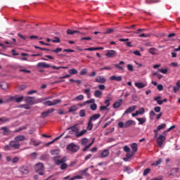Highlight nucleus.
<instances>
[{
	"label": "nucleus",
	"mask_w": 180,
	"mask_h": 180,
	"mask_svg": "<svg viewBox=\"0 0 180 180\" xmlns=\"http://www.w3.org/2000/svg\"><path fill=\"white\" fill-rule=\"evenodd\" d=\"M11 148L13 150H19L20 148V143L15 140L11 141L8 145L4 146L5 151H10Z\"/></svg>",
	"instance_id": "nucleus-1"
},
{
	"label": "nucleus",
	"mask_w": 180,
	"mask_h": 180,
	"mask_svg": "<svg viewBox=\"0 0 180 180\" xmlns=\"http://www.w3.org/2000/svg\"><path fill=\"white\" fill-rule=\"evenodd\" d=\"M44 101V98H39L35 100L34 97L28 96L25 98V102L28 105H36V103H41Z\"/></svg>",
	"instance_id": "nucleus-2"
},
{
	"label": "nucleus",
	"mask_w": 180,
	"mask_h": 180,
	"mask_svg": "<svg viewBox=\"0 0 180 180\" xmlns=\"http://www.w3.org/2000/svg\"><path fill=\"white\" fill-rule=\"evenodd\" d=\"M67 161V159L65 158H63L61 160H56L55 163L56 165H60V169L64 170L67 169V167H68V165L67 163H65Z\"/></svg>",
	"instance_id": "nucleus-3"
},
{
	"label": "nucleus",
	"mask_w": 180,
	"mask_h": 180,
	"mask_svg": "<svg viewBox=\"0 0 180 180\" xmlns=\"http://www.w3.org/2000/svg\"><path fill=\"white\" fill-rule=\"evenodd\" d=\"M66 149L71 153H77L79 150V146L75 145L74 143H71L67 146Z\"/></svg>",
	"instance_id": "nucleus-4"
},
{
	"label": "nucleus",
	"mask_w": 180,
	"mask_h": 180,
	"mask_svg": "<svg viewBox=\"0 0 180 180\" xmlns=\"http://www.w3.org/2000/svg\"><path fill=\"white\" fill-rule=\"evenodd\" d=\"M34 169L39 175H44V172H43V171H44V165H43V163H37L35 165Z\"/></svg>",
	"instance_id": "nucleus-5"
},
{
	"label": "nucleus",
	"mask_w": 180,
	"mask_h": 180,
	"mask_svg": "<svg viewBox=\"0 0 180 180\" xmlns=\"http://www.w3.org/2000/svg\"><path fill=\"white\" fill-rule=\"evenodd\" d=\"M66 130H69V134H75L77 136L78 131H79V129H78V124L68 127Z\"/></svg>",
	"instance_id": "nucleus-6"
},
{
	"label": "nucleus",
	"mask_w": 180,
	"mask_h": 180,
	"mask_svg": "<svg viewBox=\"0 0 180 180\" xmlns=\"http://www.w3.org/2000/svg\"><path fill=\"white\" fill-rule=\"evenodd\" d=\"M165 140H167V138L164 135H160L159 137H158L156 140V143L158 146V147L161 148L164 145V143H165Z\"/></svg>",
	"instance_id": "nucleus-7"
},
{
	"label": "nucleus",
	"mask_w": 180,
	"mask_h": 180,
	"mask_svg": "<svg viewBox=\"0 0 180 180\" xmlns=\"http://www.w3.org/2000/svg\"><path fill=\"white\" fill-rule=\"evenodd\" d=\"M58 103H61V99L53 100V101H47L44 102V105H46V106H54L55 105H57Z\"/></svg>",
	"instance_id": "nucleus-8"
},
{
	"label": "nucleus",
	"mask_w": 180,
	"mask_h": 180,
	"mask_svg": "<svg viewBox=\"0 0 180 180\" xmlns=\"http://www.w3.org/2000/svg\"><path fill=\"white\" fill-rule=\"evenodd\" d=\"M105 56L108 58H113L116 57V56H117V52H116V51H115V50H109L105 53Z\"/></svg>",
	"instance_id": "nucleus-9"
},
{
	"label": "nucleus",
	"mask_w": 180,
	"mask_h": 180,
	"mask_svg": "<svg viewBox=\"0 0 180 180\" xmlns=\"http://www.w3.org/2000/svg\"><path fill=\"white\" fill-rule=\"evenodd\" d=\"M19 172L22 175H27L29 174V168L27 166H22L19 168Z\"/></svg>",
	"instance_id": "nucleus-10"
},
{
	"label": "nucleus",
	"mask_w": 180,
	"mask_h": 180,
	"mask_svg": "<svg viewBox=\"0 0 180 180\" xmlns=\"http://www.w3.org/2000/svg\"><path fill=\"white\" fill-rule=\"evenodd\" d=\"M160 99H162V97L157 96V97H155L153 100L155 102H157L158 105H162L163 102H168V99H167V98H165L163 100H160Z\"/></svg>",
	"instance_id": "nucleus-11"
},
{
	"label": "nucleus",
	"mask_w": 180,
	"mask_h": 180,
	"mask_svg": "<svg viewBox=\"0 0 180 180\" xmlns=\"http://www.w3.org/2000/svg\"><path fill=\"white\" fill-rule=\"evenodd\" d=\"M95 82L98 84H105V82H106V78L103 76H98L95 79Z\"/></svg>",
	"instance_id": "nucleus-12"
},
{
	"label": "nucleus",
	"mask_w": 180,
	"mask_h": 180,
	"mask_svg": "<svg viewBox=\"0 0 180 180\" xmlns=\"http://www.w3.org/2000/svg\"><path fill=\"white\" fill-rule=\"evenodd\" d=\"M136 109H137V106L136 105H133V106H131L129 108H128L124 112V115H127L129 113H131L132 112H134V110H136Z\"/></svg>",
	"instance_id": "nucleus-13"
},
{
	"label": "nucleus",
	"mask_w": 180,
	"mask_h": 180,
	"mask_svg": "<svg viewBox=\"0 0 180 180\" xmlns=\"http://www.w3.org/2000/svg\"><path fill=\"white\" fill-rule=\"evenodd\" d=\"M122 103H123V100L120 99L113 103L112 108H114V109H117L118 108H120V106H122Z\"/></svg>",
	"instance_id": "nucleus-14"
},
{
	"label": "nucleus",
	"mask_w": 180,
	"mask_h": 180,
	"mask_svg": "<svg viewBox=\"0 0 180 180\" xmlns=\"http://www.w3.org/2000/svg\"><path fill=\"white\" fill-rule=\"evenodd\" d=\"M37 67L42 68H50V67H51V65H50L44 62H41V63H37Z\"/></svg>",
	"instance_id": "nucleus-15"
},
{
	"label": "nucleus",
	"mask_w": 180,
	"mask_h": 180,
	"mask_svg": "<svg viewBox=\"0 0 180 180\" xmlns=\"http://www.w3.org/2000/svg\"><path fill=\"white\" fill-rule=\"evenodd\" d=\"M110 81H117V82H120V81H122V79H123V77H122V76H111L110 77Z\"/></svg>",
	"instance_id": "nucleus-16"
},
{
	"label": "nucleus",
	"mask_w": 180,
	"mask_h": 180,
	"mask_svg": "<svg viewBox=\"0 0 180 180\" xmlns=\"http://www.w3.org/2000/svg\"><path fill=\"white\" fill-rule=\"evenodd\" d=\"M135 86H136V88H139V89H141L143 88H146V86H147V84L143 82H136Z\"/></svg>",
	"instance_id": "nucleus-17"
},
{
	"label": "nucleus",
	"mask_w": 180,
	"mask_h": 180,
	"mask_svg": "<svg viewBox=\"0 0 180 180\" xmlns=\"http://www.w3.org/2000/svg\"><path fill=\"white\" fill-rule=\"evenodd\" d=\"M106 157H109V150L108 149L104 150L100 155L101 158H106Z\"/></svg>",
	"instance_id": "nucleus-18"
},
{
	"label": "nucleus",
	"mask_w": 180,
	"mask_h": 180,
	"mask_svg": "<svg viewBox=\"0 0 180 180\" xmlns=\"http://www.w3.org/2000/svg\"><path fill=\"white\" fill-rule=\"evenodd\" d=\"M99 117H101V114H94L91 117H90L89 120L91 122H95V120H97V119H99Z\"/></svg>",
	"instance_id": "nucleus-19"
},
{
	"label": "nucleus",
	"mask_w": 180,
	"mask_h": 180,
	"mask_svg": "<svg viewBox=\"0 0 180 180\" xmlns=\"http://www.w3.org/2000/svg\"><path fill=\"white\" fill-rule=\"evenodd\" d=\"M131 148L132 150V153L136 154V153H137V150L139 149V146L137 143H134L131 145Z\"/></svg>",
	"instance_id": "nucleus-20"
},
{
	"label": "nucleus",
	"mask_w": 180,
	"mask_h": 180,
	"mask_svg": "<svg viewBox=\"0 0 180 180\" xmlns=\"http://www.w3.org/2000/svg\"><path fill=\"white\" fill-rule=\"evenodd\" d=\"M25 137L23 135L17 136L14 138V140L19 143V141H24Z\"/></svg>",
	"instance_id": "nucleus-21"
},
{
	"label": "nucleus",
	"mask_w": 180,
	"mask_h": 180,
	"mask_svg": "<svg viewBox=\"0 0 180 180\" xmlns=\"http://www.w3.org/2000/svg\"><path fill=\"white\" fill-rule=\"evenodd\" d=\"M134 123V121L131 120H129L128 121H127L124 124H125V129H127L129 127H130V126H133Z\"/></svg>",
	"instance_id": "nucleus-22"
},
{
	"label": "nucleus",
	"mask_w": 180,
	"mask_h": 180,
	"mask_svg": "<svg viewBox=\"0 0 180 180\" xmlns=\"http://www.w3.org/2000/svg\"><path fill=\"white\" fill-rule=\"evenodd\" d=\"M78 110V105H72L70 108L69 110L68 111V113H72V112H77Z\"/></svg>",
	"instance_id": "nucleus-23"
},
{
	"label": "nucleus",
	"mask_w": 180,
	"mask_h": 180,
	"mask_svg": "<svg viewBox=\"0 0 180 180\" xmlns=\"http://www.w3.org/2000/svg\"><path fill=\"white\" fill-rule=\"evenodd\" d=\"M0 87L1 88V89H8V83L5 82H0Z\"/></svg>",
	"instance_id": "nucleus-24"
},
{
	"label": "nucleus",
	"mask_w": 180,
	"mask_h": 180,
	"mask_svg": "<svg viewBox=\"0 0 180 180\" xmlns=\"http://www.w3.org/2000/svg\"><path fill=\"white\" fill-rule=\"evenodd\" d=\"M1 130H3V134L4 136H8V134H9V129H8V127H3L1 128Z\"/></svg>",
	"instance_id": "nucleus-25"
},
{
	"label": "nucleus",
	"mask_w": 180,
	"mask_h": 180,
	"mask_svg": "<svg viewBox=\"0 0 180 180\" xmlns=\"http://www.w3.org/2000/svg\"><path fill=\"white\" fill-rule=\"evenodd\" d=\"M75 33L81 34V32L77 31V30H70V29H68L67 30V34H68L72 35V34H75Z\"/></svg>",
	"instance_id": "nucleus-26"
},
{
	"label": "nucleus",
	"mask_w": 180,
	"mask_h": 180,
	"mask_svg": "<svg viewBox=\"0 0 180 180\" xmlns=\"http://www.w3.org/2000/svg\"><path fill=\"white\" fill-rule=\"evenodd\" d=\"M157 51H158L157 49H155V48H150L148 49V53H150L153 56H156Z\"/></svg>",
	"instance_id": "nucleus-27"
},
{
	"label": "nucleus",
	"mask_w": 180,
	"mask_h": 180,
	"mask_svg": "<svg viewBox=\"0 0 180 180\" xmlns=\"http://www.w3.org/2000/svg\"><path fill=\"white\" fill-rule=\"evenodd\" d=\"M30 141H31V144H33V146H35V147L37 146H40V141H37L34 140V138H32Z\"/></svg>",
	"instance_id": "nucleus-28"
},
{
	"label": "nucleus",
	"mask_w": 180,
	"mask_h": 180,
	"mask_svg": "<svg viewBox=\"0 0 180 180\" xmlns=\"http://www.w3.org/2000/svg\"><path fill=\"white\" fill-rule=\"evenodd\" d=\"M85 134H86V129H84L80 132L78 131L76 137H82V136H84Z\"/></svg>",
	"instance_id": "nucleus-29"
},
{
	"label": "nucleus",
	"mask_w": 180,
	"mask_h": 180,
	"mask_svg": "<svg viewBox=\"0 0 180 180\" xmlns=\"http://www.w3.org/2000/svg\"><path fill=\"white\" fill-rule=\"evenodd\" d=\"M93 128H94V124H92V122L89 120L86 129L87 130L91 131L92 130Z\"/></svg>",
	"instance_id": "nucleus-30"
},
{
	"label": "nucleus",
	"mask_w": 180,
	"mask_h": 180,
	"mask_svg": "<svg viewBox=\"0 0 180 180\" xmlns=\"http://www.w3.org/2000/svg\"><path fill=\"white\" fill-rule=\"evenodd\" d=\"M94 96L96 98H101L102 96V91L96 90L94 91Z\"/></svg>",
	"instance_id": "nucleus-31"
},
{
	"label": "nucleus",
	"mask_w": 180,
	"mask_h": 180,
	"mask_svg": "<svg viewBox=\"0 0 180 180\" xmlns=\"http://www.w3.org/2000/svg\"><path fill=\"white\" fill-rule=\"evenodd\" d=\"M69 74H70V75H74L75 74H78V70H77V69H70L68 71Z\"/></svg>",
	"instance_id": "nucleus-32"
},
{
	"label": "nucleus",
	"mask_w": 180,
	"mask_h": 180,
	"mask_svg": "<svg viewBox=\"0 0 180 180\" xmlns=\"http://www.w3.org/2000/svg\"><path fill=\"white\" fill-rule=\"evenodd\" d=\"M79 115L80 117H85L86 116V112H85V110H80Z\"/></svg>",
	"instance_id": "nucleus-33"
},
{
	"label": "nucleus",
	"mask_w": 180,
	"mask_h": 180,
	"mask_svg": "<svg viewBox=\"0 0 180 180\" xmlns=\"http://www.w3.org/2000/svg\"><path fill=\"white\" fill-rule=\"evenodd\" d=\"M160 2V0H146V4H158Z\"/></svg>",
	"instance_id": "nucleus-34"
},
{
	"label": "nucleus",
	"mask_w": 180,
	"mask_h": 180,
	"mask_svg": "<svg viewBox=\"0 0 180 180\" xmlns=\"http://www.w3.org/2000/svg\"><path fill=\"white\" fill-rule=\"evenodd\" d=\"M136 120L139 122V124H144L146 122V118H136Z\"/></svg>",
	"instance_id": "nucleus-35"
},
{
	"label": "nucleus",
	"mask_w": 180,
	"mask_h": 180,
	"mask_svg": "<svg viewBox=\"0 0 180 180\" xmlns=\"http://www.w3.org/2000/svg\"><path fill=\"white\" fill-rule=\"evenodd\" d=\"M89 140H88V139L86 138H84L82 139V146H86L89 143Z\"/></svg>",
	"instance_id": "nucleus-36"
},
{
	"label": "nucleus",
	"mask_w": 180,
	"mask_h": 180,
	"mask_svg": "<svg viewBox=\"0 0 180 180\" xmlns=\"http://www.w3.org/2000/svg\"><path fill=\"white\" fill-rule=\"evenodd\" d=\"M80 75H86L88 74V69L84 68L80 72Z\"/></svg>",
	"instance_id": "nucleus-37"
},
{
	"label": "nucleus",
	"mask_w": 180,
	"mask_h": 180,
	"mask_svg": "<svg viewBox=\"0 0 180 180\" xmlns=\"http://www.w3.org/2000/svg\"><path fill=\"white\" fill-rule=\"evenodd\" d=\"M167 127L166 124H161L160 125L158 126L157 129L158 130H162V129H165Z\"/></svg>",
	"instance_id": "nucleus-38"
},
{
	"label": "nucleus",
	"mask_w": 180,
	"mask_h": 180,
	"mask_svg": "<svg viewBox=\"0 0 180 180\" xmlns=\"http://www.w3.org/2000/svg\"><path fill=\"white\" fill-rule=\"evenodd\" d=\"M90 109L91 110H96V109H98V105L94 103L90 105Z\"/></svg>",
	"instance_id": "nucleus-39"
},
{
	"label": "nucleus",
	"mask_w": 180,
	"mask_h": 180,
	"mask_svg": "<svg viewBox=\"0 0 180 180\" xmlns=\"http://www.w3.org/2000/svg\"><path fill=\"white\" fill-rule=\"evenodd\" d=\"M52 68H53V70H61V68H63V70H67V68H68V67H64V66H60V67L52 66Z\"/></svg>",
	"instance_id": "nucleus-40"
},
{
	"label": "nucleus",
	"mask_w": 180,
	"mask_h": 180,
	"mask_svg": "<svg viewBox=\"0 0 180 180\" xmlns=\"http://www.w3.org/2000/svg\"><path fill=\"white\" fill-rule=\"evenodd\" d=\"M23 99H25V97H23V96L18 97L17 96L15 102H17V103H20V102H22V101H23Z\"/></svg>",
	"instance_id": "nucleus-41"
},
{
	"label": "nucleus",
	"mask_w": 180,
	"mask_h": 180,
	"mask_svg": "<svg viewBox=\"0 0 180 180\" xmlns=\"http://www.w3.org/2000/svg\"><path fill=\"white\" fill-rule=\"evenodd\" d=\"M118 127H120V129H125V124L124 122H118Z\"/></svg>",
	"instance_id": "nucleus-42"
},
{
	"label": "nucleus",
	"mask_w": 180,
	"mask_h": 180,
	"mask_svg": "<svg viewBox=\"0 0 180 180\" xmlns=\"http://www.w3.org/2000/svg\"><path fill=\"white\" fill-rule=\"evenodd\" d=\"M113 28H108L107 29L106 32H104V34H110V33H113Z\"/></svg>",
	"instance_id": "nucleus-43"
},
{
	"label": "nucleus",
	"mask_w": 180,
	"mask_h": 180,
	"mask_svg": "<svg viewBox=\"0 0 180 180\" xmlns=\"http://www.w3.org/2000/svg\"><path fill=\"white\" fill-rule=\"evenodd\" d=\"M161 162H162V159H159L156 162L153 163L152 165H155V167H157L158 165H160V164H161Z\"/></svg>",
	"instance_id": "nucleus-44"
},
{
	"label": "nucleus",
	"mask_w": 180,
	"mask_h": 180,
	"mask_svg": "<svg viewBox=\"0 0 180 180\" xmlns=\"http://www.w3.org/2000/svg\"><path fill=\"white\" fill-rule=\"evenodd\" d=\"M127 155H126V157L128 158H131V157L134 156L136 155V153H134V152H127Z\"/></svg>",
	"instance_id": "nucleus-45"
},
{
	"label": "nucleus",
	"mask_w": 180,
	"mask_h": 180,
	"mask_svg": "<svg viewBox=\"0 0 180 180\" xmlns=\"http://www.w3.org/2000/svg\"><path fill=\"white\" fill-rule=\"evenodd\" d=\"M151 171V169L150 168H147L143 171V176H146V175H148V174H150V172Z\"/></svg>",
	"instance_id": "nucleus-46"
},
{
	"label": "nucleus",
	"mask_w": 180,
	"mask_h": 180,
	"mask_svg": "<svg viewBox=\"0 0 180 180\" xmlns=\"http://www.w3.org/2000/svg\"><path fill=\"white\" fill-rule=\"evenodd\" d=\"M49 112H47V111H45V112H41V117L42 118V119H44V118H46V117H47V116H49Z\"/></svg>",
	"instance_id": "nucleus-47"
},
{
	"label": "nucleus",
	"mask_w": 180,
	"mask_h": 180,
	"mask_svg": "<svg viewBox=\"0 0 180 180\" xmlns=\"http://www.w3.org/2000/svg\"><path fill=\"white\" fill-rule=\"evenodd\" d=\"M75 101H84V95H79L75 97Z\"/></svg>",
	"instance_id": "nucleus-48"
},
{
	"label": "nucleus",
	"mask_w": 180,
	"mask_h": 180,
	"mask_svg": "<svg viewBox=\"0 0 180 180\" xmlns=\"http://www.w3.org/2000/svg\"><path fill=\"white\" fill-rule=\"evenodd\" d=\"M94 141H95V140H93L90 144L86 146L85 148L83 149V151H87L88 148H89L91 147V146H92V144H94Z\"/></svg>",
	"instance_id": "nucleus-49"
},
{
	"label": "nucleus",
	"mask_w": 180,
	"mask_h": 180,
	"mask_svg": "<svg viewBox=\"0 0 180 180\" xmlns=\"http://www.w3.org/2000/svg\"><path fill=\"white\" fill-rule=\"evenodd\" d=\"M60 51H63V49L61 48H57L56 49L51 50L52 53H56V54L60 53Z\"/></svg>",
	"instance_id": "nucleus-50"
},
{
	"label": "nucleus",
	"mask_w": 180,
	"mask_h": 180,
	"mask_svg": "<svg viewBox=\"0 0 180 180\" xmlns=\"http://www.w3.org/2000/svg\"><path fill=\"white\" fill-rule=\"evenodd\" d=\"M85 103H86V105H88L89 103H93L94 104V103H95V98H91L90 100L86 101Z\"/></svg>",
	"instance_id": "nucleus-51"
},
{
	"label": "nucleus",
	"mask_w": 180,
	"mask_h": 180,
	"mask_svg": "<svg viewBox=\"0 0 180 180\" xmlns=\"http://www.w3.org/2000/svg\"><path fill=\"white\" fill-rule=\"evenodd\" d=\"M84 94H86V95H87V96H89V95H91V89H84Z\"/></svg>",
	"instance_id": "nucleus-52"
},
{
	"label": "nucleus",
	"mask_w": 180,
	"mask_h": 180,
	"mask_svg": "<svg viewBox=\"0 0 180 180\" xmlns=\"http://www.w3.org/2000/svg\"><path fill=\"white\" fill-rule=\"evenodd\" d=\"M27 87V86H26L25 84H22V85L19 86L18 89H19V91H23L24 89H26Z\"/></svg>",
	"instance_id": "nucleus-53"
},
{
	"label": "nucleus",
	"mask_w": 180,
	"mask_h": 180,
	"mask_svg": "<svg viewBox=\"0 0 180 180\" xmlns=\"http://www.w3.org/2000/svg\"><path fill=\"white\" fill-rule=\"evenodd\" d=\"M136 112H138V115H143L145 112L144 108H141L139 110H136Z\"/></svg>",
	"instance_id": "nucleus-54"
},
{
	"label": "nucleus",
	"mask_w": 180,
	"mask_h": 180,
	"mask_svg": "<svg viewBox=\"0 0 180 180\" xmlns=\"http://www.w3.org/2000/svg\"><path fill=\"white\" fill-rule=\"evenodd\" d=\"M154 110H155V112H156V113H158V112H161V107L156 106L154 108Z\"/></svg>",
	"instance_id": "nucleus-55"
},
{
	"label": "nucleus",
	"mask_w": 180,
	"mask_h": 180,
	"mask_svg": "<svg viewBox=\"0 0 180 180\" xmlns=\"http://www.w3.org/2000/svg\"><path fill=\"white\" fill-rule=\"evenodd\" d=\"M158 71H160V72H162V74H167V72H168V70L167 69H158Z\"/></svg>",
	"instance_id": "nucleus-56"
},
{
	"label": "nucleus",
	"mask_w": 180,
	"mask_h": 180,
	"mask_svg": "<svg viewBox=\"0 0 180 180\" xmlns=\"http://www.w3.org/2000/svg\"><path fill=\"white\" fill-rule=\"evenodd\" d=\"M12 162L13 164H16V162H19V158L18 157H15L12 160Z\"/></svg>",
	"instance_id": "nucleus-57"
},
{
	"label": "nucleus",
	"mask_w": 180,
	"mask_h": 180,
	"mask_svg": "<svg viewBox=\"0 0 180 180\" xmlns=\"http://www.w3.org/2000/svg\"><path fill=\"white\" fill-rule=\"evenodd\" d=\"M124 151L125 153H130V148L127 146H124Z\"/></svg>",
	"instance_id": "nucleus-58"
},
{
	"label": "nucleus",
	"mask_w": 180,
	"mask_h": 180,
	"mask_svg": "<svg viewBox=\"0 0 180 180\" xmlns=\"http://www.w3.org/2000/svg\"><path fill=\"white\" fill-rule=\"evenodd\" d=\"M16 98H17V96H11L8 98V101H10L11 102H13V101H15L16 102Z\"/></svg>",
	"instance_id": "nucleus-59"
},
{
	"label": "nucleus",
	"mask_w": 180,
	"mask_h": 180,
	"mask_svg": "<svg viewBox=\"0 0 180 180\" xmlns=\"http://www.w3.org/2000/svg\"><path fill=\"white\" fill-rule=\"evenodd\" d=\"M127 70H129V71H134V70L133 66L130 64L127 65Z\"/></svg>",
	"instance_id": "nucleus-60"
},
{
	"label": "nucleus",
	"mask_w": 180,
	"mask_h": 180,
	"mask_svg": "<svg viewBox=\"0 0 180 180\" xmlns=\"http://www.w3.org/2000/svg\"><path fill=\"white\" fill-rule=\"evenodd\" d=\"M100 110L103 111V110H108V106L106 105H102L100 107Z\"/></svg>",
	"instance_id": "nucleus-61"
},
{
	"label": "nucleus",
	"mask_w": 180,
	"mask_h": 180,
	"mask_svg": "<svg viewBox=\"0 0 180 180\" xmlns=\"http://www.w3.org/2000/svg\"><path fill=\"white\" fill-rule=\"evenodd\" d=\"M53 43H60V38L55 37V39L52 40Z\"/></svg>",
	"instance_id": "nucleus-62"
},
{
	"label": "nucleus",
	"mask_w": 180,
	"mask_h": 180,
	"mask_svg": "<svg viewBox=\"0 0 180 180\" xmlns=\"http://www.w3.org/2000/svg\"><path fill=\"white\" fill-rule=\"evenodd\" d=\"M98 89H101V91H103V90H105V85H103V84H100V85H98Z\"/></svg>",
	"instance_id": "nucleus-63"
},
{
	"label": "nucleus",
	"mask_w": 180,
	"mask_h": 180,
	"mask_svg": "<svg viewBox=\"0 0 180 180\" xmlns=\"http://www.w3.org/2000/svg\"><path fill=\"white\" fill-rule=\"evenodd\" d=\"M157 88L159 91H162V89H164V86H162V84H158Z\"/></svg>",
	"instance_id": "nucleus-64"
}]
</instances>
